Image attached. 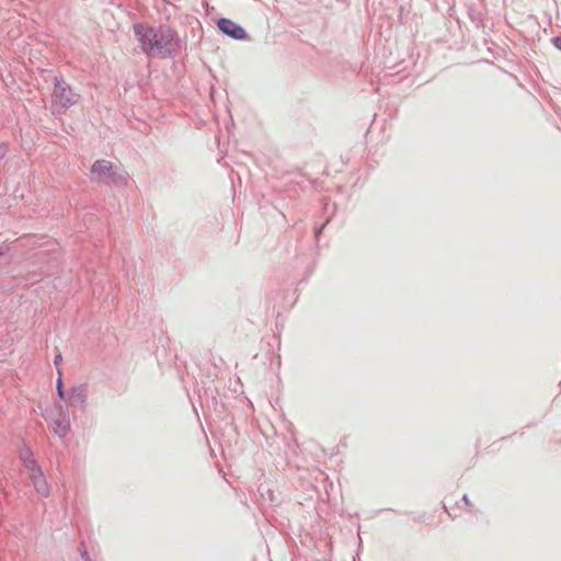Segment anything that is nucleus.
Wrapping results in <instances>:
<instances>
[{"label": "nucleus", "instance_id": "1", "mask_svg": "<svg viewBox=\"0 0 561 561\" xmlns=\"http://www.w3.org/2000/svg\"><path fill=\"white\" fill-rule=\"evenodd\" d=\"M135 34L141 44V49L148 55L163 56L165 49L170 46L173 35L170 31L148 27L141 24L134 26Z\"/></svg>", "mask_w": 561, "mask_h": 561}, {"label": "nucleus", "instance_id": "2", "mask_svg": "<svg viewBox=\"0 0 561 561\" xmlns=\"http://www.w3.org/2000/svg\"><path fill=\"white\" fill-rule=\"evenodd\" d=\"M79 101V95L64 82L57 81L53 93V102L59 110L66 111Z\"/></svg>", "mask_w": 561, "mask_h": 561}, {"label": "nucleus", "instance_id": "3", "mask_svg": "<svg viewBox=\"0 0 561 561\" xmlns=\"http://www.w3.org/2000/svg\"><path fill=\"white\" fill-rule=\"evenodd\" d=\"M24 466L30 472L28 477L33 482V485L37 493H39L43 496H47L49 493V488L42 470L36 466L35 460L32 458H26L24 459Z\"/></svg>", "mask_w": 561, "mask_h": 561}, {"label": "nucleus", "instance_id": "4", "mask_svg": "<svg viewBox=\"0 0 561 561\" xmlns=\"http://www.w3.org/2000/svg\"><path fill=\"white\" fill-rule=\"evenodd\" d=\"M217 26L224 34L234 39H244L247 37L244 28L229 19H220Z\"/></svg>", "mask_w": 561, "mask_h": 561}, {"label": "nucleus", "instance_id": "5", "mask_svg": "<svg viewBox=\"0 0 561 561\" xmlns=\"http://www.w3.org/2000/svg\"><path fill=\"white\" fill-rule=\"evenodd\" d=\"M98 180L108 179L113 175V163L107 160H96L91 168Z\"/></svg>", "mask_w": 561, "mask_h": 561}, {"label": "nucleus", "instance_id": "6", "mask_svg": "<svg viewBox=\"0 0 561 561\" xmlns=\"http://www.w3.org/2000/svg\"><path fill=\"white\" fill-rule=\"evenodd\" d=\"M54 432L62 437L67 434L69 430V421L67 419H62L60 421H54L53 423Z\"/></svg>", "mask_w": 561, "mask_h": 561}, {"label": "nucleus", "instance_id": "7", "mask_svg": "<svg viewBox=\"0 0 561 561\" xmlns=\"http://www.w3.org/2000/svg\"><path fill=\"white\" fill-rule=\"evenodd\" d=\"M57 392H58L59 398L64 399L65 393H64V389H62V380L60 377L57 380Z\"/></svg>", "mask_w": 561, "mask_h": 561}, {"label": "nucleus", "instance_id": "8", "mask_svg": "<svg viewBox=\"0 0 561 561\" xmlns=\"http://www.w3.org/2000/svg\"><path fill=\"white\" fill-rule=\"evenodd\" d=\"M5 152H7L5 147L0 146V161L4 158Z\"/></svg>", "mask_w": 561, "mask_h": 561}, {"label": "nucleus", "instance_id": "9", "mask_svg": "<svg viewBox=\"0 0 561 561\" xmlns=\"http://www.w3.org/2000/svg\"><path fill=\"white\" fill-rule=\"evenodd\" d=\"M62 360V356L60 354H58L55 359H54V363L56 366H58Z\"/></svg>", "mask_w": 561, "mask_h": 561}, {"label": "nucleus", "instance_id": "10", "mask_svg": "<svg viewBox=\"0 0 561 561\" xmlns=\"http://www.w3.org/2000/svg\"><path fill=\"white\" fill-rule=\"evenodd\" d=\"M463 500H465V502H466L468 505L470 504V503H469V501H468L467 495H465V496H463Z\"/></svg>", "mask_w": 561, "mask_h": 561}]
</instances>
